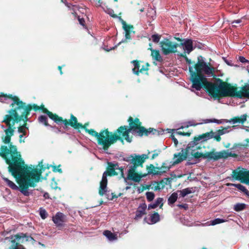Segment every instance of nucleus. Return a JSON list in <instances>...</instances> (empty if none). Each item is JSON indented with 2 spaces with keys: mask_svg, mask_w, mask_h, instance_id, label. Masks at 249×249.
I'll return each instance as SVG.
<instances>
[{
  "mask_svg": "<svg viewBox=\"0 0 249 249\" xmlns=\"http://www.w3.org/2000/svg\"><path fill=\"white\" fill-rule=\"evenodd\" d=\"M8 144L9 148L6 145L1 146L0 157L9 165L8 172L16 179L20 192L25 196H29L28 188L36 186L41 178L42 171L46 168L43 165L40 166V169L28 167L21 158L17 146L10 142Z\"/></svg>",
  "mask_w": 249,
  "mask_h": 249,
  "instance_id": "f257e3e1",
  "label": "nucleus"
},
{
  "mask_svg": "<svg viewBox=\"0 0 249 249\" xmlns=\"http://www.w3.org/2000/svg\"><path fill=\"white\" fill-rule=\"evenodd\" d=\"M190 80L192 87L196 90L203 89L208 94L214 99H221L229 97L231 84L223 81L221 79H216V83L209 81L204 75H213L215 69L210 63H207L201 55L197 56V62L194 67H189Z\"/></svg>",
  "mask_w": 249,
  "mask_h": 249,
  "instance_id": "f03ea898",
  "label": "nucleus"
},
{
  "mask_svg": "<svg viewBox=\"0 0 249 249\" xmlns=\"http://www.w3.org/2000/svg\"><path fill=\"white\" fill-rule=\"evenodd\" d=\"M10 107L12 108L7 112L8 114L4 116L2 123L5 124L7 128L4 130L5 136L2 137V142L4 143H9L11 140V137L14 135L16 127V123L21 121L27 122L28 116L30 111L39 110V106L35 104L26 105L25 103L20 100L17 96L14 98V102H12Z\"/></svg>",
  "mask_w": 249,
  "mask_h": 249,
  "instance_id": "7ed1b4c3",
  "label": "nucleus"
},
{
  "mask_svg": "<svg viewBox=\"0 0 249 249\" xmlns=\"http://www.w3.org/2000/svg\"><path fill=\"white\" fill-rule=\"evenodd\" d=\"M215 133L212 130L210 132H206L199 135L198 136L195 137L193 141L190 142L185 149H182L180 152L174 154V158L179 156V158H178L174 163L175 164H178L184 160H185L189 155V150L191 149L192 151H196L200 148V146L198 145V141L200 140L205 141L210 139L214 138Z\"/></svg>",
  "mask_w": 249,
  "mask_h": 249,
  "instance_id": "20e7f679",
  "label": "nucleus"
},
{
  "mask_svg": "<svg viewBox=\"0 0 249 249\" xmlns=\"http://www.w3.org/2000/svg\"><path fill=\"white\" fill-rule=\"evenodd\" d=\"M127 122L129 123V127L128 126V128L130 131L136 132L138 136L140 137H142L143 135L148 136L150 134L159 136L163 134L164 132L163 130L160 131L151 127L148 129L145 128L144 126L141 125L142 123L138 118L134 119L133 117L130 116L127 120Z\"/></svg>",
  "mask_w": 249,
  "mask_h": 249,
  "instance_id": "39448f33",
  "label": "nucleus"
},
{
  "mask_svg": "<svg viewBox=\"0 0 249 249\" xmlns=\"http://www.w3.org/2000/svg\"><path fill=\"white\" fill-rule=\"evenodd\" d=\"M106 132L107 136L106 138L107 141L109 142V143L107 144V150L112 144L115 143L118 140L124 142L123 138L128 142H130L132 141L131 138L129 137V133L131 131L126 125L120 126L114 133L109 132L108 129H106Z\"/></svg>",
  "mask_w": 249,
  "mask_h": 249,
  "instance_id": "423d86ee",
  "label": "nucleus"
},
{
  "mask_svg": "<svg viewBox=\"0 0 249 249\" xmlns=\"http://www.w3.org/2000/svg\"><path fill=\"white\" fill-rule=\"evenodd\" d=\"M136 159V155L134 157L133 155H131L128 157L124 158L123 160L127 162L130 161L131 163L133 164V165L130 167V169L128 170L127 178L136 182H139L142 177L146 176V175L139 174L136 172V169L137 167H138L137 161L136 160L135 162Z\"/></svg>",
  "mask_w": 249,
  "mask_h": 249,
  "instance_id": "0eeeda50",
  "label": "nucleus"
},
{
  "mask_svg": "<svg viewBox=\"0 0 249 249\" xmlns=\"http://www.w3.org/2000/svg\"><path fill=\"white\" fill-rule=\"evenodd\" d=\"M106 129L102 130L99 133H98L93 129H86V132L88 133L92 136L96 138L98 144L102 145L104 150H107V144L109 143L106 137Z\"/></svg>",
  "mask_w": 249,
  "mask_h": 249,
  "instance_id": "6e6552de",
  "label": "nucleus"
},
{
  "mask_svg": "<svg viewBox=\"0 0 249 249\" xmlns=\"http://www.w3.org/2000/svg\"><path fill=\"white\" fill-rule=\"evenodd\" d=\"M26 239V233L20 232L11 236V245L10 249H25L24 246L20 244L23 243Z\"/></svg>",
  "mask_w": 249,
  "mask_h": 249,
  "instance_id": "1a4fd4ad",
  "label": "nucleus"
},
{
  "mask_svg": "<svg viewBox=\"0 0 249 249\" xmlns=\"http://www.w3.org/2000/svg\"><path fill=\"white\" fill-rule=\"evenodd\" d=\"M160 45L162 52L164 55L176 53L177 49L178 47V43H174L167 38H165L160 41Z\"/></svg>",
  "mask_w": 249,
  "mask_h": 249,
  "instance_id": "9d476101",
  "label": "nucleus"
},
{
  "mask_svg": "<svg viewBox=\"0 0 249 249\" xmlns=\"http://www.w3.org/2000/svg\"><path fill=\"white\" fill-rule=\"evenodd\" d=\"M62 124H64V128H67L69 125H70L75 129L82 128L85 131L86 129H88L87 126L89 124L88 123H85L84 124L78 123L77 118L72 114H71L69 120L66 119H63Z\"/></svg>",
  "mask_w": 249,
  "mask_h": 249,
  "instance_id": "9b49d317",
  "label": "nucleus"
},
{
  "mask_svg": "<svg viewBox=\"0 0 249 249\" xmlns=\"http://www.w3.org/2000/svg\"><path fill=\"white\" fill-rule=\"evenodd\" d=\"M239 167L232 171V177L236 180H239L241 183H249V170Z\"/></svg>",
  "mask_w": 249,
  "mask_h": 249,
  "instance_id": "f8f14e48",
  "label": "nucleus"
},
{
  "mask_svg": "<svg viewBox=\"0 0 249 249\" xmlns=\"http://www.w3.org/2000/svg\"><path fill=\"white\" fill-rule=\"evenodd\" d=\"M116 170H119V173L121 174V178L125 179L124 173V168L122 167H119L118 163L107 162V166L106 171L104 172V173L109 177H113L119 174V173L116 171Z\"/></svg>",
  "mask_w": 249,
  "mask_h": 249,
  "instance_id": "ddd939ff",
  "label": "nucleus"
},
{
  "mask_svg": "<svg viewBox=\"0 0 249 249\" xmlns=\"http://www.w3.org/2000/svg\"><path fill=\"white\" fill-rule=\"evenodd\" d=\"M117 1L118 0H98L96 6L101 7L106 12L111 15L112 17H116V15H111V14L114 12L112 9L114 5L113 3Z\"/></svg>",
  "mask_w": 249,
  "mask_h": 249,
  "instance_id": "4468645a",
  "label": "nucleus"
},
{
  "mask_svg": "<svg viewBox=\"0 0 249 249\" xmlns=\"http://www.w3.org/2000/svg\"><path fill=\"white\" fill-rule=\"evenodd\" d=\"M39 110H41L44 113L46 114L52 120H53L55 123L58 124H62L63 119L62 117L59 116L55 113H53L51 111H49L48 109L45 107L43 104H41L40 106H39Z\"/></svg>",
  "mask_w": 249,
  "mask_h": 249,
  "instance_id": "2eb2a0df",
  "label": "nucleus"
},
{
  "mask_svg": "<svg viewBox=\"0 0 249 249\" xmlns=\"http://www.w3.org/2000/svg\"><path fill=\"white\" fill-rule=\"evenodd\" d=\"M211 153L213 154L212 155L211 160H217L220 159H226L229 157H236L237 155L235 153H232L231 152H229L228 151L223 150L219 152H215L212 151Z\"/></svg>",
  "mask_w": 249,
  "mask_h": 249,
  "instance_id": "dca6fc26",
  "label": "nucleus"
},
{
  "mask_svg": "<svg viewBox=\"0 0 249 249\" xmlns=\"http://www.w3.org/2000/svg\"><path fill=\"white\" fill-rule=\"evenodd\" d=\"M183 46L184 50L187 54H189L193 50V42L191 39H186L183 42L178 43V47Z\"/></svg>",
  "mask_w": 249,
  "mask_h": 249,
  "instance_id": "f3484780",
  "label": "nucleus"
},
{
  "mask_svg": "<svg viewBox=\"0 0 249 249\" xmlns=\"http://www.w3.org/2000/svg\"><path fill=\"white\" fill-rule=\"evenodd\" d=\"M53 221L57 227H62L64 226L65 222V215L62 213H57L53 217Z\"/></svg>",
  "mask_w": 249,
  "mask_h": 249,
  "instance_id": "a211bd4d",
  "label": "nucleus"
},
{
  "mask_svg": "<svg viewBox=\"0 0 249 249\" xmlns=\"http://www.w3.org/2000/svg\"><path fill=\"white\" fill-rule=\"evenodd\" d=\"M191 151V155L196 159H199L200 158H203L204 159H209L211 160L212 155L213 154L211 153V152H206L205 153H200L199 152H196L195 153H193L195 151H192V150H189V153Z\"/></svg>",
  "mask_w": 249,
  "mask_h": 249,
  "instance_id": "6ab92c4d",
  "label": "nucleus"
},
{
  "mask_svg": "<svg viewBox=\"0 0 249 249\" xmlns=\"http://www.w3.org/2000/svg\"><path fill=\"white\" fill-rule=\"evenodd\" d=\"M147 208V205L145 203H143L141 204L138 207L136 212V216L135 218H140L142 217V216L144 214H146V213L145 212Z\"/></svg>",
  "mask_w": 249,
  "mask_h": 249,
  "instance_id": "aec40b11",
  "label": "nucleus"
},
{
  "mask_svg": "<svg viewBox=\"0 0 249 249\" xmlns=\"http://www.w3.org/2000/svg\"><path fill=\"white\" fill-rule=\"evenodd\" d=\"M229 128V127H224L221 126V129L217 130L216 132H214L215 133L214 137V139L217 142H220L221 140L220 136L229 132V131L228 130Z\"/></svg>",
  "mask_w": 249,
  "mask_h": 249,
  "instance_id": "412c9836",
  "label": "nucleus"
},
{
  "mask_svg": "<svg viewBox=\"0 0 249 249\" xmlns=\"http://www.w3.org/2000/svg\"><path fill=\"white\" fill-rule=\"evenodd\" d=\"M179 156L177 157L176 158L177 159L171 165H168L166 162H163L162 163L161 167H156V169L159 171L160 175H161L164 173H166L167 171H169L171 168L172 166L176 164L174 162L178 158H179ZM174 158L175 159L176 158L174 157Z\"/></svg>",
  "mask_w": 249,
  "mask_h": 249,
  "instance_id": "4be33fe9",
  "label": "nucleus"
},
{
  "mask_svg": "<svg viewBox=\"0 0 249 249\" xmlns=\"http://www.w3.org/2000/svg\"><path fill=\"white\" fill-rule=\"evenodd\" d=\"M149 49L151 51V56L154 59L160 62L163 61L162 57L161 56L159 50H154L152 48H149Z\"/></svg>",
  "mask_w": 249,
  "mask_h": 249,
  "instance_id": "5701e85b",
  "label": "nucleus"
},
{
  "mask_svg": "<svg viewBox=\"0 0 249 249\" xmlns=\"http://www.w3.org/2000/svg\"><path fill=\"white\" fill-rule=\"evenodd\" d=\"M247 118V115L246 114L241 115L240 117H235L231 119L229 122H232L233 124L241 123L243 124L246 121Z\"/></svg>",
  "mask_w": 249,
  "mask_h": 249,
  "instance_id": "b1692460",
  "label": "nucleus"
},
{
  "mask_svg": "<svg viewBox=\"0 0 249 249\" xmlns=\"http://www.w3.org/2000/svg\"><path fill=\"white\" fill-rule=\"evenodd\" d=\"M148 158V155L146 154H142V155H136V160L137 163L138 164V166H142V164L144 162L145 160Z\"/></svg>",
  "mask_w": 249,
  "mask_h": 249,
  "instance_id": "393cba45",
  "label": "nucleus"
},
{
  "mask_svg": "<svg viewBox=\"0 0 249 249\" xmlns=\"http://www.w3.org/2000/svg\"><path fill=\"white\" fill-rule=\"evenodd\" d=\"M38 121L40 123L43 124L46 126H50L53 128H54L55 127V126H53L49 124V123L48 122V118L45 115L40 116L38 118Z\"/></svg>",
  "mask_w": 249,
  "mask_h": 249,
  "instance_id": "a878e982",
  "label": "nucleus"
},
{
  "mask_svg": "<svg viewBox=\"0 0 249 249\" xmlns=\"http://www.w3.org/2000/svg\"><path fill=\"white\" fill-rule=\"evenodd\" d=\"M146 169L147 170L148 174H153L154 175H160L159 171L156 170L155 167L153 164H150L149 166H147Z\"/></svg>",
  "mask_w": 249,
  "mask_h": 249,
  "instance_id": "bb28decb",
  "label": "nucleus"
},
{
  "mask_svg": "<svg viewBox=\"0 0 249 249\" xmlns=\"http://www.w3.org/2000/svg\"><path fill=\"white\" fill-rule=\"evenodd\" d=\"M2 179L6 183L7 185L12 189L17 190L18 187L12 181L5 177H2Z\"/></svg>",
  "mask_w": 249,
  "mask_h": 249,
  "instance_id": "cd10ccee",
  "label": "nucleus"
},
{
  "mask_svg": "<svg viewBox=\"0 0 249 249\" xmlns=\"http://www.w3.org/2000/svg\"><path fill=\"white\" fill-rule=\"evenodd\" d=\"M103 233L110 241L116 240L117 238V235L109 231L106 230L104 231Z\"/></svg>",
  "mask_w": 249,
  "mask_h": 249,
  "instance_id": "c85d7f7f",
  "label": "nucleus"
},
{
  "mask_svg": "<svg viewBox=\"0 0 249 249\" xmlns=\"http://www.w3.org/2000/svg\"><path fill=\"white\" fill-rule=\"evenodd\" d=\"M232 186L237 188L239 190L243 192L247 196H249V192L245 186L240 184H232Z\"/></svg>",
  "mask_w": 249,
  "mask_h": 249,
  "instance_id": "c756f323",
  "label": "nucleus"
},
{
  "mask_svg": "<svg viewBox=\"0 0 249 249\" xmlns=\"http://www.w3.org/2000/svg\"><path fill=\"white\" fill-rule=\"evenodd\" d=\"M123 25V28L124 30L125 33H131V30L134 28L133 26L132 25H128L126 22L123 20L122 21Z\"/></svg>",
  "mask_w": 249,
  "mask_h": 249,
  "instance_id": "7c9ffc66",
  "label": "nucleus"
},
{
  "mask_svg": "<svg viewBox=\"0 0 249 249\" xmlns=\"http://www.w3.org/2000/svg\"><path fill=\"white\" fill-rule=\"evenodd\" d=\"M246 208V205L244 203H238L234 205L233 209L236 212H240L244 210Z\"/></svg>",
  "mask_w": 249,
  "mask_h": 249,
  "instance_id": "2f4dec72",
  "label": "nucleus"
},
{
  "mask_svg": "<svg viewBox=\"0 0 249 249\" xmlns=\"http://www.w3.org/2000/svg\"><path fill=\"white\" fill-rule=\"evenodd\" d=\"M178 199V194L176 192L173 193L168 199V204H173Z\"/></svg>",
  "mask_w": 249,
  "mask_h": 249,
  "instance_id": "473e14b6",
  "label": "nucleus"
},
{
  "mask_svg": "<svg viewBox=\"0 0 249 249\" xmlns=\"http://www.w3.org/2000/svg\"><path fill=\"white\" fill-rule=\"evenodd\" d=\"M107 184L100 183V187L99 189V194L101 196H103L107 192Z\"/></svg>",
  "mask_w": 249,
  "mask_h": 249,
  "instance_id": "72a5a7b5",
  "label": "nucleus"
},
{
  "mask_svg": "<svg viewBox=\"0 0 249 249\" xmlns=\"http://www.w3.org/2000/svg\"><path fill=\"white\" fill-rule=\"evenodd\" d=\"M160 219V215L157 212H155L150 216V220L152 224H154L158 222L159 221Z\"/></svg>",
  "mask_w": 249,
  "mask_h": 249,
  "instance_id": "f704fd0d",
  "label": "nucleus"
},
{
  "mask_svg": "<svg viewBox=\"0 0 249 249\" xmlns=\"http://www.w3.org/2000/svg\"><path fill=\"white\" fill-rule=\"evenodd\" d=\"M17 96H13L12 94H5L3 92H0V102H3L2 101V98H8V99H10L12 100L13 102H14V98L15 97H16Z\"/></svg>",
  "mask_w": 249,
  "mask_h": 249,
  "instance_id": "c9c22d12",
  "label": "nucleus"
},
{
  "mask_svg": "<svg viewBox=\"0 0 249 249\" xmlns=\"http://www.w3.org/2000/svg\"><path fill=\"white\" fill-rule=\"evenodd\" d=\"M192 188H187L184 189H182V190H180L179 191L180 192V195L181 197H184L186 196H187L188 194H190L192 193Z\"/></svg>",
  "mask_w": 249,
  "mask_h": 249,
  "instance_id": "e433bc0d",
  "label": "nucleus"
},
{
  "mask_svg": "<svg viewBox=\"0 0 249 249\" xmlns=\"http://www.w3.org/2000/svg\"><path fill=\"white\" fill-rule=\"evenodd\" d=\"M134 64V68L132 69L133 72L136 74L137 70H139L140 69V61L137 60H133L131 62Z\"/></svg>",
  "mask_w": 249,
  "mask_h": 249,
  "instance_id": "4c0bfd02",
  "label": "nucleus"
},
{
  "mask_svg": "<svg viewBox=\"0 0 249 249\" xmlns=\"http://www.w3.org/2000/svg\"><path fill=\"white\" fill-rule=\"evenodd\" d=\"M149 66L148 63H146V66H143L139 70H137L136 72V75H139L140 73H142L144 71H147L148 70V67Z\"/></svg>",
  "mask_w": 249,
  "mask_h": 249,
  "instance_id": "58836bf2",
  "label": "nucleus"
},
{
  "mask_svg": "<svg viewBox=\"0 0 249 249\" xmlns=\"http://www.w3.org/2000/svg\"><path fill=\"white\" fill-rule=\"evenodd\" d=\"M146 196L148 201L151 202L154 199L155 194L153 192H148L146 193Z\"/></svg>",
  "mask_w": 249,
  "mask_h": 249,
  "instance_id": "ea45409f",
  "label": "nucleus"
},
{
  "mask_svg": "<svg viewBox=\"0 0 249 249\" xmlns=\"http://www.w3.org/2000/svg\"><path fill=\"white\" fill-rule=\"evenodd\" d=\"M134 10L136 12H142L144 11V7H143V5H140L139 3H138L137 5L134 6Z\"/></svg>",
  "mask_w": 249,
  "mask_h": 249,
  "instance_id": "a19ab883",
  "label": "nucleus"
},
{
  "mask_svg": "<svg viewBox=\"0 0 249 249\" xmlns=\"http://www.w3.org/2000/svg\"><path fill=\"white\" fill-rule=\"evenodd\" d=\"M179 56L182 57H183L186 63L188 64H194V63L190 59H189L188 58V57L186 56V52H183L182 53H181L180 54H179Z\"/></svg>",
  "mask_w": 249,
  "mask_h": 249,
  "instance_id": "79ce46f5",
  "label": "nucleus"
},
{
  "mask_svg": "<svg viewBox=\"0 0 249 249\" xmlns=\"http://www.w3.org/2000/svg\"><path fill=\"white\" fill-rule=\"evenodd\" d=\"M225 222V220L223 219L220 218H215V219L212 220L211 221V225H215L218 224L222 223Z\"/></svg>",
  "mask_w": 249,
  "mask_h": 249,
  "instance_id": "37998d69",
  "label": "nucleus"
},
{
  "mask_svg": "<svg viewBox=\"0 0 249 249\" xmlns=\"http://www.w3.org/2000/svg\"><path fill=\"white\" fill-rule=\"evenodd\" d=\"M161 36L158 34H154L151 36L152 39L154 43H157L160 41Z\"/></svg>",
  "mask_w": 249,
  "mask_h": 249,
  "instance_id": "c03bdc74",
  "label": "nucleus"
},
{
  "mask_svg": "<svg viewBox=\"0 0 249 249\" xmlns=\"http://www.w3.org/2000/svg\"><path fill=\"white\" fill-rule=\"evenodd\" d=\"M53 168V172H58L60 174L62 173V170L59 167L61 166V165L59 164L58 166L56 165H51Z\"/></svg>",
  "mask_w": 249,
  "mask_h": 249,
  "instance_id": "a18cd8bd",
  "label": "nucleus"
},
{
  "mask_svg": "<svg viewBox=\"0 0 249 249\" xmlns=\"http://www.w3.org/2000/svg\"><path fill=\"white\" fill-rule=\"evenodd\" d=\"M39 214L40 217L43 219H45L48 216V213L44 209H40Z\"/></svg>",
  "mask_w": 249,
  "mask_h": 249,
  "instance_id": "49530a36",
  "label": "nucleus"
},
{
  "mask_svg": "<svg viewBox=\"0 0 249 249\" xmlns=\"http://www.w3.org/2000/svg\"><path fill=\"white\" fill-rule=\"evenodd\" d=\"M182 128H183V127L181 126L178 130H180V129H182ZM177 134H178V135H182V136H188L189 137V136H190L191 135V133L189 132H182V131H181L180 130H178V131L177 132Z\"/></svg>",
  "mask_w": 249,
  "mask_h": 249,
  "instance_id": "de8ad7c7",
  "label": "nucleus"
},
{
  "mask_svg": "<svg viewBox=\"0 0 249 249\" xmlns=\"http://www.w3.org/2000/svg\"><path fill=\"white\" fill-rule=\"evenodd\" d=\"M155 203L156 204H157L158 206L160 205V208H161L163 205V199L161 197H158Z\"/></svg>",
  "mask_w": 249,
  "mask_h": 249,
  "instance_id": "09e8293b",
  "label": "nucleus"
},
{
  "mask_svg": "<svg viewBox=\"0 0 249 249\" xmlns=\"http://www.w3.org/2000/svg\"><path fill=\"white\" fill-rule=\"evenodd\" d=\"M237 98H238L239 99H243V98H248L249 99V92H245V94H238V96L236 97Z\"/></svg>",
  "mask_w": 249,
  "mask_h": 249,
  "instance_id": "8fccbe9b",
  "label": "nucleus"
},
{
  "mask_svg": "<svg viewBox=\"0 0 249 249\" xmlns=\"http://www.w3.org/2000/svg\"><path fill=\"white\" fill-rule=\"evenodd\" d=\"M107 176H108V175H107L105 173H104L103 174L102 180L100 181V183L107 184Z\"/></svg>",
  "mask_w": 249,
  "mask_h": 249,
  "instance_id": "3c124183",
  "label": "nucleus"
},
{
  "mask_svg": "<svg viewBox=\"0 0 249 249\" xmlns=\"http://www.w3.org/2000/svg\"><path fill=\"white\" fill-rule=\"evenodd\" d=\"M153 185L154 186L153 187V188L155 191L160 190V189H161L160 186V184L159 183V182L155 181L154 183H153Z\"/></svg>",
  "mask_w": 249,
  "mask_h": 249,
  "instance_id": "603ef678",
  "label": "nucleus"
},
{
  "mask_svg": "<svg viewBox=\"0 0 249 249\" xmlns=\"http://www.w3.org/2000/svg\"><path fill=\"white\" fill-rule=\"evenodd\" d=\"M207 123H215L218 124H220L222 123V121L221 120L213 119L208 120Z\"/></svg>",
  "mask_w": 249,
  "mask_h": 249,
  "instance_id": "864d4df0",
  "label": "nucleus"
},
{
  "mask_svg": "<svg viewBox=\"0 0 249 249\" xmlns=\"http://www.w3.org/2000/svg\"><path fill=\"white\" fill-rule=\"evenodd\" d=\"M18 132L19 133H22L21 135H26V132L24 128H23V126H19L18 127Z\"/></svg>",
  "mask_w": 249,
  "mask_h": 249,
  "instance_id": "5fc2aeb1",
  "label": "nucleus"
},
{
  "mask_svg": "<svg viewBox=\"0 0 249 249\" xmlns=\"http://www.w3.org/2000/svg\"><path fill=\"white\" fill-rule=\"evenodd\" d=\"M178 206L180 209H184V210H186L188 209V205L187 204H178Z\"/></svg>",
  "mask_w": 249,
  "mask_h": 249,
  "instance_id": "6e6d98bb",
  "label": "nucleus"
},
{
  "mask_svg": "<svg viewBox=\"0 0 249 249\" xmlns=\"http://www.w3.org/2000/svg\"><path fill=\"white\" fill-rule=\"evenodd\" d=\"M153 152H154V153L152 156L151 160H153L157 157H158L160 151L159 150L158 151H157L156 150H155Z\"/></svg>",
  "mask_w": 249,
  "mask_h": 249,
  "instance_id": "4d7b16f0",
  "label": "nucleus"
},
{
  "mask_svg": "<svg viewBox=\"0 0 249 249\" xmlns=\"http://www.w3.org/2000/svg\"><path fill=\"white\" fill-rule=\"evenodd\" d=\"M171 137L174 142L175 145L177 146L178 144V140L175 138L174 135H173V134L171 135Z\"/></svg>",
  "mask_w": 249,
  "mask_h": 249,
  "instance_id": "13d9d810",
  "label": "nucleus"
},
{
  "mask_svg": "<svg viewBox=\"0 0 249 249\" xmlns=\"http://www.w3.org/2000/svg\"><path fill=\"white\" fill-rule=\"evenodd\" d=\"M25 241H32L33 242H35V240L31 236H29L27 233H26V239L25 240Z\"/></svg>",
  "mask_w": 249,
  "mask_h": 249,
  "instance_id": "bf43d9fd",
  "label": "nucleus"
},
{
  "mask_svg": "<svg viewBox=\"0 0 249 249\" xmlns=\"http://www.w3.org/2000/svg\"><path fill=\"white\" fill-rule=\"evenodd\" d=\"M78 21L79 23L83 26V27L85 26V19L83 18H78Z\"/></svg>",
  "mask_w": 249,
  "mask_h": 249,
  "instance_id": "052dcab7",
  "label": "nucleus"
},
{
  "mask_svg": "<svg viewBox=\"0 0 249 249\" xmlns=\"http://www.w3.org/2000/svg\"><path fill=\"white\" fill-rule=\"evenodd\" d=\"M160 184V186L161 189H163L164 188L165 186L167 185V183L164 182V180L162 179L159 182Z\"/></svg>",
  "mask_w": 249,
  "mask_h": 249,
  "instance_id": "680f3d73",
  "label": "nucleus"
},
{
  "mask_svg": "<svg viewBox=\"0 0 249 249\" xmlns=\"http://www.w3.org/2000/svg\"><path fill=\"white\" fill-rule=\"evenodd\" d=\"M239 60L242 63H249V61L248 60L246 59L243 56H240Z\"/></svg>",
  "mask_w": 249,
  "mask_h": 249,
  "instance_id": "e2e57ef3",
  "label": "nucleus"
},
{
  "mask_svg": "<svg viewBox=\"0 0 249 249\" xmlns=\"http://www.w3.org/2000/svg\"><path fill=\"white\" fill-rule=\"evenodd\" d=\"M157 207H158L157 204H156V203H151V204H149L148 209V210H150L151 209H155Z\"/></svg>",
  "mask_w": 249,
  "mask_h": 249,
  "instance_id": "0e129e2a",
  "label": "nucleus"
},
{
  "mask_svg": "<svg viewBox=\"0 0 249 249\" xmlns=\"http://www.w3.org/2000/svg\"><path fill=\"white\" fill-rule=\"evenodd\" d=\"M131 33H125V37L126 39H131Z\"/></svg>",
  "mask_w": 249,
  "mask_h": 249,
  "instance_id": "69168bd1",
  "label": "nucleus"
},
{
  "mask_svg": "<svg viewBox=\"0 0 249 249\" xmlns=\"http://www.w3.org/2000/svg\"><path fill=\"white\" fill-rule=\"evenodd\" d=\"M163 180H164V182L167 183V185L170 184L171 181V179L170 178H163Z\"/></svg>",
  "mask_w": 249,
  "mask_h": 249,
  "instance_id": "338daca9",
  "label": "nucleus"
},
{
  "mask_svg": "<svg viewBox=\"0 0 249 249\" xmlns=\"http://www.w3.org/2000/svg\"><path fill=\"white\" fill-rule=\"evenodd\" d=\"M174 38L177 40V41L180 42H183L185 40V39H182V38H180L179 37H174Z\"/></svg>",
  "mask_w": 249,
  "mask_h": 249,
  "instance_id": "774afa93",
  "label": "nucleus"
}]
</instances>
